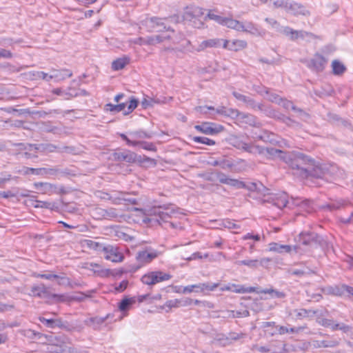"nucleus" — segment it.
<instances>
[{
	"mask_svg": "<svg viewBox=\"0 0 353 353\" xmlns=\"http://www.w3.org/2000/svg\"><path fill=\"white\" fill-rule=\"evenodd\" d=\"M299 157H303L301 161H296L293 168V174L299 175L303 178L312 176L315 178H325L334 176L338 172V168L332 164L316 163L307 156L299 153Z\"/></svg>",
	"mask_w": 353,
	"mask_h": 353,
	"instance_id": "f257e3e1",
	"label": "nucleus"
},
{
	"mask_svg": "<svg viewBox=\"0 0 353 353\" xmlns=\"http://www.w3.org/2000/svg\"><path fill=\"white\" fill-rule=\"evenodd\" d=\"M196 110L202 114H207L208 110L216 111L217 114L230 115L231 117H235L236 120L243 124H247L250 126L260 128L261 126V122L258 119L248 113L240 112L237 110H227L225 108L221 107L220 108L214 109L212 106H199L196 108Z\"/></svg>",
	"mask_w": 353,
	"mask_h": 353,
	"instance_id": "f03ea898",
	"label": "nucleus"
},
{
	"mask_svg": "<svg viewBox=\"0 0 353 353\" xmlns=\"http://www.w3.org/2000/svg\"><path fill=\"white\" fill-rule=\"evenodd\" d=\"M137 210L141 211L145 216H152V218L145 219V222L154 221L161 225L168 222V220L173 216L176 217V214L179 213L177 209L166 205H154L151 208Z\"/></svg>",
	"mask_w": 353,
	"mask_h": 353,
	"instance_id": "7ed1b4c3",
	"label": "nucleus"
},
{
	"mask_svg": "<svg viewBox=\"0 0 353 353\" xmlns=\"http://www.w3.org/2000/svg\"><path fill=\"white\" fill-rule=\"evenodd\" d=\"M257 150L256 154H263L269 159H280L285 161L292 169L294 168V165L296 161H301L302 157H299L298 154L299 152H284L283 151L276 149L274 148H263L256 145Z\"/></svg>",
	"mask_w": 353,
	"mask_h": 353,
	"instance_id": "20e7f679",
	"label": "nucleus"
},
{
	"mask_svg": "<svg viewBox=\"0 0 353 353\" xmlns=\"http://www.w3.org/2000/svg\"><path fill=\"white\" fill-rule=\"evenodd\" d=\"M90 242V244H88L90 247L103 252L105 259L114 263H120L123 261L124 255L117 246L112 245H103L99 243Z\"/></svg>",
	"mask_w": 353,
	"mask_h": 353,
	"instance_id": "39448f33",
	"label": "nucleus"
},
{
	"mask_svg": "<svg viewBox=\"0 0 353 353\" xmlns=\"http://www.w3.org/2000/svg\"><path fill=\"white\" fill-rule=\"evenodd\" d=\"M232 94L239 101L243 102L247 108L257 110L264 112L268 117L274 116V112L269 107H266L261 103H256V101L250 97L243 95L237 92H233Z\"/></svg>",
	"mask_w": 353,
	"mask_h": 353,
	"instance_id": "423d86ee",
	"label": "nucleus"
},
{
	"mask_svg": "<svg viewBox=\"0 0 353 353\" xmlns=\"http://www.w3.org/2000/svg\"><path fill=\"white\" fill-rule=\"evenodd\" d=\"M139 101L134 97H131L128 101L118 104L108 103L105 110L111 112H119L124 111V114L131 113L138 105Z\"/></svg>",
	"mask_w": 353,
	"mask_h": 353,
	"instance_id": "0eeeda50",
	"label": "nucleus"
},
{
	"mask_svg": "<svg viewBox=\"0 0 353 353\" xmlns=\"http://www.w3.org/2000/svg\"><path fill=\"white\" fill-rule=\"evenodd\" d=\"M204 14L203 9L196 6H188L184 12L183 17L185 20L192 22L194 27L201 28L203 22L200 19Z\"/></svg>",
	"mask_w": 353,
	"mask_h": 353,
	"instance_id": "6e6552de",
	"label": "nucleus"
},
{
	"mask_svg": "<svg viewBox=\"0 0 353 353\" xmlns=\"http://www.w3.org/2000/svg\"><path fill=\"white\" fill-rule=\"evenodd\" d=\"M161 252L152 248H146L144 250H139L136 254V260L140 266L150 263L152 260L157 258Z\"/></svg>",
	"mask_w": 353,
	"mask_h": 353,
	"instance_id": "1a4fd4ad",
	"label": "nucleus"
},
{
	"mask_svg": "<svg viewBox=\"0 0 353 353\" xmlns=\"http://www.w3.org/2000/svg\"><path fill=\"white\" fill-rule=\"evenodd\" d=\"M328 59L319 53H316L312 58L306 61V65L315 72H323L327 64Z\"/></svg>",
	"mask_w": 353,
	"mask_h": 353,
	"instance_id": "9d476101",
	"label": "nucleus"
},
{
	"mask_svg": "<svg viewBox=\"0 0 353 353\" xmlns=\"http://www.w3.org/2000/svg\"><path fill=\"white\" fill-rule=\"evenodd\" d=\"M171 275L161 271L151 272L141 278V281L146 285H151L169 280Z\"/></svg>",
	"mask_w": 353,
	"mask_h": 353,
	"instance_id": "9b49d317",
	"label": "nucleus"
},
{
	"mask_svg": "<svg viewBox=\"0 0 353 353\" xmlns=\"http://www.w3.org/2000/svg\"><path fill=\"white\" fill-rule=\"evenodd\" d=\"M167 19L151 17L145 21V25L148 28L150 32L157 31L161 32L164 30H171L170 27L168 26L165 23Z\"/></svg>",
	"mask_w": 353,
	"mask_h": 353,
	"instance_id": "f8f14e48",
	"label": "nucleus"
},
{
	"mask_svg": "<svg viewBox=\"0 0 353 353\" xmlns=\"http://www.w3.org/2000/svg\"><path fill=\"white\" fill-rule=\"evenodd\" d=\"M31 295L34 296H38L40 298H50L53 297L56 299L57 301H63L64 296L59 295L56 294H50L48 290V288L46 287L43 284H39L38 285H34L31 288Z\"/></svg>",
	"mask_w": 353,
	"mask_h": 353,
	"instance_id": "ddd939ff",
	"label": "nucleus"
},
{
	"mask_svg": "<svg viewBox=\"0 0 353 353\" xmlns=\"http://www.w3.org/2000/svg\"><path fill=\"white\" fill-rule=\"evenodd\" d=\"M219 286V283H198L194 285H188L183 288L182 291L183 294L191 293V292H203L205 290L213 291L215 288Z\"/></svg>",
	"mask_w": 353,
	"mask_h": 353,
	"instance_id": "4468645a",
	"label": "nucleus"
},
{
	"mask_svg": "<svg viewBox=\"0 0 353 353\" xmlns=\"http://www.w3.org/2000/svg\"><path fill=\"white\" fill-rule=\"evenodd\" d=\"M280 33L288 37L292 41H296L299 39H303L312 36V33L304 30H295L289 26H283Z\"/></svg>",
	"mask_w": 353,
	"mask_h": 353,
	"instance_id": "2eb2a0df",
	"label": "nucleus"
},
{
	"mask_svg": "<svg viewBox=\"0 0 353 353\" xmlns=\"http://www.w3.org/2000/svg\"><path fill=\"white\" fill-rule=\"evenodd\" d=\"M112 159L117 161L134 163L137 160V154L130 150H117L112 153Z\"/></svg>",
	"mask_w": 353,
	"mask_h": 353,
	"instance_id": "dca6fc26",
	"label": "nucleus"
},
{
	"mask_svg": "<svg viewBox=\"0 0 353 353\" xmlns=\"http://www.w3.org/2000/svg\"><path fill=\"white\" fill-rule=\"evenodd\" d=\"M263 202L272 203V205L279 209H282L285 208L288 203V195L285 192L270 195L268 199H264Z\"/></svg>",
	"mask_w": 353,
	"mask_h": 353,
	"instance_id": "f3484780",
	"label": "nucleus"
},
{
	"mask_svg": "<svg viewBox=\"0 0 353 353\" xmlns=\"http://www.w3.org/2000/svg\"><path fill=\"white\" fill-rule=\"evenodd\" d=\"M301 240L303 244L306 245H321L323 241L321 236L314 232H302L301 234Z\"/></svg>",
	"mask_w": 353,
	"mask_h": 353,
	"instance_id": "a211bd4d",
	"label": "nucleus"
},
{
	"mask_svg": "<svg viewBox=\"0 0 353 353\" xmlns=\"http://www.w3.org/2000/svg\"><path fill=\"white\" fill-rule=\"evenodd\" d=\"M51 152L74 154L75 152V148L69 145L60 146L52 143H46V154Z\"/></svg>",
	"mask_w": 353,
	"mask_h": 353,
	"instance_id": "6ab92c4d",
	"label": "nucleus"
},
{
	"mask_svg": "<svg viewBox=\"0 0 353 353\" xmlns=\"http://www.w3.org/2000/svg\"><path fill=\"white\" fill-rule=\"evenodd\" d=\"M285 11L294 15H307L309 14V12L303 5L291 1H289Z\"/></svg>",
	"mask_w": 353,
	"mask_h": 353,
	"instance_id": "aec40b11",
	"label": "nucleus"
},
{
	"mask_svg": "<svg viewBox=\"0 0 353 353\" xmlns=\"http://www.w3.org/2000/svg\"><path fill=\"white\" fill-rule=\"evenodd\" d=\"M223 47L232 51H239L247 47V42L244 40H223Z\"/></svg>",
	"mask_w": 353,
	"mask_h": 353,
	"instance_id": "412c9836",
	"label": "nucleus"
},
{
	"mask_svg": "<svg viewBox=\"0 0 353 353\" xmlns=\"http://www.w3.org/2000/svg\"><path fill=\"white\" fill-rule=\"evenodd\" d=\"M232 144L238 149L243 150L252 154H256V151L258 150L256 145L245 143L237 138L232 139Z\"/></svg>",
	"mask_w": 353,
	"mask_h": 353,
	"instance_id": "4be33fe9",
	"label": "nucleus"
},
{
	"mask_svg": "<svg viewBox=\"0 0 353 353\" xmlns=\"http://www.w3.org/2000/svg\"><path fill=\"white\" fill-rule=\"evenodd\" d=\"M96 212L103 219H113L120 216L119 212L115 208L102 209L98 208L96 210Z\"/></svg>",
	"mask_w": 353,
	"mask_h": 353,
	"instance_id": "5701e85b",
	"label": "nucleus"
},
{
	"mask_svg": "<svg viewBox=\"0 0 353 353\" xmlns=\"http://www.w3.org/2000/svg\"><path fill=\"white\" fill-rule=\"evenodd\" d=\"M72 76V72L68 69H62L60 70L53 69L51 70V79H54L57 81H63Z\"/></svg>",
	"mask_w": 353,
	"mask_h": 353,
	"instance_id": "b1692460",
	"label": "nucleus"
},
{
	"mask_svg": "<svg viewBox=\"0 0 353 353\" xmlns=\"http://www.w3.org/2000/svg\"><path fill=\"white\" fill-rule=\"evenodd\" d=\"M223 45V39H211L202 41L196 49L197 51H203L208 48H217Z\"/></svg>",
	"mask_w": 353,
	"mask_h": 353,
	"instance_id": "393cba45",
	"label": "nucleus"
},
{
	"mask_svg": "<svg viewBox=\"0 0 353 353\" xmlns=\"http://www.w3.org/2000/svg\"><path fill=\"white\" fill-rule=\"evenodd\" d=\"M125 194L124 192H119V195H117L115 191L111 192V193L101 192L100 197L103 199L111 200L115 204L118 203L117 201L123 200L127 201L123 196Z\"/></svg>",
	"mask_w": 353,
	"mask_h": 353,
	"instance_id": "a878e982",
	"label": "nucleus"
},
{
	"mask_svg": "<svg viewBox=\"0 0 353 353\" xmlns=\"http://www.w3.org/2000/svg\"><path fill=\"white\" fill-rule=\"evenodd\" d=\"M223 26H225L229 28H232L237 31H241V30H244L243 22L233 19L232 18L225 17Z\"/></svg>",
	"mask_w": 353,
	"mask_h": 353,
	"instance_id": "bb28decb",
	"label": "nucleus"
},
{
	"mask_svg": "<svg viewBox=\"0 0 353 353\" xmlns=\"http://www.w3.org/2000/svg\"><path fill=\"white\" fill-rule=\"evenodd\" d=\"M212 125L213 124L210 123H203L201 125H196L195 129L206 134H214L217 133L219 131L216 128H213Z\"/></svg>",
	"mask_w": 353,
	"mask_h": 353,
	"instance_id": "cd10ccee",
	"label": "nucleus"
},
{
	"mask_svg": "<svg viewBox=\"0 0 353 353\" xmlns=\"http://www.w3.org/2000/svg\"><path fill=\"white\" fill-rule=\"evenodd\" d=\"M347 203L345 201H335L323 205L322 208L330 211H334L344 208L347 205Z\"/></svg>",
	"mask_w": 353,
	"mask_h": 353,
	"instance_id": "c85d7f7f",
	"label": "nucleus"
},
{
	"mask_svg": "<svg viewBox=\"0 0 353 353\" xmlns=\"http://www.w3.org/2000/svg\"><path fill=\"white\" fill-rule=\"evenodd\" d=\"M339 345V341L336 340H323V341H314L313 345L316 348L320 347H334Z\"/></svg>",
	"mask_w": 353,
	"mask_h": 353,
	"instance_id": "c756f323",
	"label": "nucleus"
},
{
	"mask_svg": "<svg viewBox=\"0 0 353 353\" xmlns=\"http://www.w3.org/2000/svg\"><path fill=\"white\" fill-rule=\"evenodd\" d=\"M108 316L105 317H92L85 321V323L87 325L92 327L94 329H97L100 325L103 323L105 321L108 319Z\"/></svg>",
	"mask_w": 353,
	"mask_h": 353,
	"instance_id": "7c9ffc66",
	"label": "nucleus"
},
{
	"mask_svg": "<svg viewBox=\"0 0 353 353\" xmlns=\"http://www.w3.org/2000/svg\"><path fill=\"white\" fill-rule=\"evenodd\" d=\"M334 90L330 85H325L320 89L314 90L315 94L321 98L331 96Z\"/></svg>",
	"mask_w": 353,
	"mask_h": 353,
	"instance_id": "2f4dec72",
	"label": "nucleus"
},
{
	"mask_svg": "<svg viewBox=\"0 0 353 353\" xmlns=\"http://www.w3.org/2000/svg\"><path fill=\"white\" fill-rule=\"evenodd\" d=\"M311 204L312 202L310 200L305 199L302 201H300V199H293V205L299 206L301 209L305 210L307 212H310L312 210Z\"/></svg>",
	"mask_w": 353,
	"mask_h": 353,
	"instance_id": "473e14b6",
	"label": "nucleus"
},
{
	"mask_svg": "<svg viewBox=\"0 0 353 353\" xmlns=\"http://www.w3.org/2000/svg\"><path fill=\"white\" fill-rule=\"evenodd\" d=\"M129 58L123 57L119 58L117 60H114L112 63V68L114 70H119L123 69L127 64L129 63Z\"/></svg>",
	"mask_w": 353,
	"mask_h": 353,
	"instance_id": "72a5a7b5",
	"label": "nucleus"
},
{
	"mask_svg": "<svg viewBox=\"0 0 353 353\" xmlns=\"http://www.w3.org/2000/svg\"><path fill=\"white\" fill-rule=\"evenodd\" d=\"M136 302L134 297L125 298L121 301L119 304V308L121 312H125L130 309V306Z\"/></svg>",
	"mask_w": 353,
	"mask_h": 353,
	"instance_id": "f704fd0d",
	"label": "nucleus"
},
{
	"mask_svg": "<svg viewBox=\"0 0 353 353\" xmlns=\"http://www.w3.org/2000/svg\"><path fill=\"white\" fill-rule=\"evenodd\" d=\"M238 265H245L251 269H256L259 266V259H246L237 261L235 263Z\"/></svg>",
	"mask_w": 353,
	"mask_h": 353,
	"instance_id": "c9c22d12",
	"label": "nucleus"
},
{
	"mask_svg": "<svg viewBox=\"0 0 353 353\" xmlns=\"http://www.w3.org/2000/svg\"><path fill=\"white\" fill-rule=\"evenodd\" d=\"M170 37H162L161 35H155L152 37H148L147 40H144V43L148 45H155L163 42L165 39H169Z\"/></svg>",
	"mask_w": 353,
	"mask_h": 353,
	"instance_id": "e433bc0d",
	"label": "nucleus"
},
{
	"mask_svg": "<svg viewBox=\"0 0 353 353\" xmlns=\"http://www.w3.org/2000/svg\"><path fill=\"white\" fill-rule=\"evenodd\" d=\"M333 73L336 75H340L345 71V65L338 60H334L332 63Z\"/></svg>",
	"mask_w": 353,
	"mask_h": 353,
	"instance_id": "4c0bfd02",
	"label": "nucleus"
},
{
	"mask_svg": "<svg viewBox=\"0 0 353 353\" xmlns=\"http://www.w3.org/2000/svg\"><path fill=\"white\" fill-rule=\"evenodd\" d=\"M34 185L37 189L41 190L44 194L52 191L54 188V185L49 183L38 182L34 183Z\"/></svg>",
	"mask_w": 353,
	"mask_h": 353,
	"instance_id": "58836bf2",
	"label": "nucleus"
},
{
	"mask_svg": "<svg viewBox=\"0 0 353 353\" xmlns=\"http://www.w3.org/2000/svg\"><path fill=\"white\" fill-rule=\"evenodd\" d=\"M225 17L217 15L214 14L212 10H210L208 13V14L205 17V19H207L213 20L216 21V23L223 25L224 23V20Z\"/></svg>",
	"mask_w": 353,
	"mask_h": 353,
	"instance_id": "ea45409f",
	"label": "nucleus"
},
{
	"mask_svg": "<svg viewBox=\"0 0 353 353\" xmlns=\"http://www.w3.org/2000/svg\"><path fill=\"white\" fill-rule=\"evenodd\" d=\"M260 292L263 294H269L272 296V297H276L280 299L284 298L285 296V294L284 292H279L272 288L262 290Z\"/></svg>",
	"mask_w": 353,
	"mask_h": 353,
	"instance_id": "a19ab883",
	"label": "nucleus"
},
{
	"mask_svg": "<svg viewBox=\"0 0 353 353\" xmlns=\"http://www.w3.org/2000/svg\"><path fill=\"white\" fill-rule=\"evenodd\" d=\"M130 135L135 139H150L152 137L151 133H148L142 130L132 132L130 133Z\"/></svg>",
	"mask_w": 353,
	"mask_h": 353,
	"instance_id": "79ce46f5",
	"label": "nucleus"
},
{
	"mask_svg": "<svg viewBox=\"0 0 353 353\" xmlns=\"http://www.w3.org/2000/svg\"><path fill=\"white\" fill-rule=\"evenodd\" d=\"M336 330H341L343 333H348L351 332L352 327L350 325H347L343 323H337L335 321L334 325L333 327V331Z\"/></svg>",
	"mask_w": 353,
	"mask_h": 353,
	"instance_id": "37998d69",
	"label": "nucleus"
},
{
	"mask_svg": "<svg viewBox=\"0 0 353 353\" xmlns=\"http://www.w3.org/2000/svg\"><path fill=\"white\" fill-rule=\"evenodd\" d=\"M33 79H43L47 81H50L51 80V74H48L42 71H36L32 72Z\"/></svg>",
	"mask_w": 353,
	"mask_h": 353,
	"instance_id": "c03bdc74",
	"label": "nucleus"
},
{
	"mask_svg": "<svg viewBox=\"0 0 353 353\" xmlns=\"http://www.w3.org/2000/svg\"><path fill=\"white\" fill-rule=\"evenodd\" d=\"M258 138L263 141L274 143L276 141L274 139V134L268 131H263V134L259 135Z\"/></svg>",
	"mask_w": 353,
	"mask_h": 353,
	"instance_id": "a18cd8bd",
	"label": "nucleus"
},
{
	"mask_svg": "<svg viewBox=\"0 0 353 353\" xmlns=\"http://www.w3.org/2000/svg\"><path fill=\"white\" fill-rule=\"evenodd\" d=\"M294 312H296V316L299 319H302L316 314L315 311L310 310H307L305 309L296 310Z\"/></svg>",
	"mask_w": 353,
	"mask_h": 353,
	"instance_id": "49530a36",
	"label": "nucleus"
},
{
	"mask_svg": "<svg viewBox=\"0 0 353 353\" xmlns=\"http://www.w3.org/2000/svg\"><path fill=\"white\" fill-rule=\"evenodd\" d=\"M35 208H43L47 209L53 210L54 208H57L56 204L54 203H50L48 201H36V204L34 205Z\"/></svg>",
	"mask_w": 353,
	"mask_h": 353,
	"instance_id": "de8ad7c7",
	"label": "nucleus"
},
{
	"mask_svg": "<svg viewBox=\"0 0 353 353\" xmlns=\"http://www.w3.org/2000/svg\"><path fill=\"white\" fill-rule=\"evenodd\" d=\"M193 140L196 143H203L208 145H213L215 144L214 141L205 137H194Z\"/></svg>",
	"mask_w": 353,
	"mask_h": 353,
	"instance_id": "09e8293b",
	"label": "nucleus"
},
{
	"mask_svg": "<svg viewBox=\"0 0 353 353\" xmlns=\"http://www.w3.org/2000/svg\"><path fill=\"white\" fill-rule=\"evenodd\" d=\"M265 21L268 23L270 26L274 29L276 32H281V29L283 26H281L280 23L275 19L272 18H266Z\"/></svg>",
	"mask_w": 353,
	"mask_h": 353,
	"instance_id": "8fccbe9b",
	"label": "nucleus"
},
{
	"mask_svg": "<svg viewBox=\"0 0 353 353\" xmlns=\"http://www.w3.org/2000/svg\"><path fill=\"white\" fill-rule=\"evenodd\" d=\"M287 273L290 275L301 277L307 274V271L305 269L289 268L287 270Z\"/></svg>",
	"mask_w": 353,
	"mask_h": 353,
	"instance_id": "3c124183",
	"label": "nucleus"
},
{
	"mask_svg": "<svg viewBox=\"0 0 353 353\" xmlns=\"http://www.w3.org/2000/svg\"><path fill=\"white\" fill-rule=\"evenodd\" d=\"M115 232V236L118 237L120 239H123L125 241H129L132 239V238L128 235V234L125 233L121 229L118 228L114 230Z\"/></svg>",
	"mask_w": 353,
	"mask_h": 353,
	"instance_id": "603ef678",
	"label": "nucleus"
},
{
	"mask_svg": "<svg viewBox=\"0 0 353 353\" xmlns=\"http://www.w3.org/2000/svg\"><path fill=\"white\" fill-rule=\"evenodd\" d=\"M227 185L234 187L237 189H241L245 186V183L244 182L230 178L228 180Z\"/></svg>",
	"mask_w": 353,
	"mask_h": 353,
	"instance_id": "864d4df0",
	"label": "nucleus"
},
{
	"mask_svg": "<svg viewBox=\"0 0 353 353\" xmlns=\"http://www.w3.org/2000/svg\"><path fill=\"white\" fill-rule=\"evenodd\" d=\"M138 142H139L138 145H140L144 150L152 151V152L157 151V148L152 143L145 142V141H138Z\"/></svg>",
	"mask_w": 353,
	"mask_h": 353,
	"instance_id": "5fc2aeb1",
	"label": "nucleus"
},
{
	"mask_svg": "<svg viewBox=\"0 0 353 353\" xmlns=\"http://www.w3.org/2000/svg\"><path fill=\"white\" fill-rule=\"evenodd\" d=\"M275 8H283L285 10L289 0H270Z\"/></svg>",
	"mask_w": 353,
	"mask_h": 353,
	"instance_id": "6e6d98bb",
	"label": "nucleus"
},
{
	"mask_svg": "<svg viewBox=\"0 0 353 353\" xmlns=\"http://www.w3.org/2000/svg\"><path fill=\"white\" fill-rule=\"evenodd\" d=\"M244 30H241L242 32H248L252 34H256L258 30L254 27V24L251 22L243 23Z\"/></svg>",
	"mask_w": 353,
	"mask_h": 353,
	"instance_id": "4d7b16f0",
	"label": "nucleus"
},
{
	"mask_svg": "<svg viewBox=\"0 0 353 353\" xmlns=\"http://www.w3.org/2000/svg\"><path fill=\"white\" fill-rule=\"evenodd\" d=\"M335 321L330 319H322L319 321V323L325 327H329L333 331V327L334 325Z\"/></svg>",
	"mask_w": 353,
	"mask_h": 353,
	"instance_id": "13d9d810",
	"label": "nucleus"
},
{
	"mask_svg": "<svg viewBox=\"0 0 353 353\" xmlns=\"http://www.w3.org/2000/svg\"><path fill=\"white\" fill-rule=\"evenodd\" d=\"M223 226L228 228V229H239L240 228V226L236 223H234L233 221L226 219L223 221L222 223Z\"/></svg>",
	"mask_w": 353,
	"mask_h": 353,
	"instance_id": "bf43d9fd",
	"label": "nucleus"
},
{
	"mask_svg": "<svg viewBox=\"0 0 353 353\" xmlns=\"http://www.w3.org/2000/svg\"><path fill=\"white\" fill-rule=\"evenodd\" d=\"M165 305L168 307L172 308V307H181L180 305V300L179 299H173V300H169L168 301Z\"/></svg>",
	"mask_w": 353,
	"mask_h": 353,
	"instance_id": "052dcab7",
	"label": "nucleus"
},
{
	"mask_svg": "<svg viewBox=\"0 0 353 353\" xmlns=\"http://www.w3.org/2000/svg\"><path fill=\"white\" fill-rule=\"evenodd\" d=\"M216 179L219 180V181L223 184H227L228 180L230 179L225 174L222 172H216Z\"/></svg>",
	"mask_w": 353,
	"mask_h": 353,
	"instance_id": "680f3d73",
	"label": "nucleus"
},
{
	"mask_svg": "<svg viewBox=\"0 0 353 353\" xmlns=\"http://www.w3.org/2000/svg\"><path fill=\"white\" fill-rule=\"evenodd\" d=\"M40 322L44 323L47 327L54 328V319H48L44 317H39Z\"/></svg>",
	"mask_w": 353,
	"mask_h": 353,
	"instance_id": "e2e57ef3",
	"label": "nucleus"
},
{
	"mask_svg": "<svg viewBox=\"0 0 353 353\" xmlns=\"http://www.w3.org/2000/svg\"><path fill=\"white\" fill-rule=\"evenodd\" d=\"M283 121L286 125H288L290 127L296 128L300 126V124L298 122L293 121L289 117H285Z\"/></svg>",
	"mask_w": 353,
	"mask_h": 353,
	"instance_id": "0e129e2a",
	"label": "nucleus"
},
{
	"mask_svg": "<svg viewBox=\"0 0 353 353\" xmlns=\"http://www.w3.org/2000/svg\"><path fill=\"white\" fill-rule=\"evenodd\" d=\"M243 188L248 189L250 191L260 190V188L256 183H249L248 184L245 183V186Z\"/></svg>",
	"mask_w": 353,
	"mask_h": 353,
	"instance_id": "69168bd1",
	"label": "nucleus"
},
{
	"mask_svg": "<svg viewBox=\"0 0 353 353\" xmlns=\"http://www.w3.org/2000/svg\"><path fill=\"white\" fill-rule=\"evenodd\" d=\"M269 248L270 251L277 252L279 253L283 252V250H281V245L276 243H270Z\"/></svg>",
	"mask_w": 353,
	"mask_h": 353,
	"instance_id": "338daca9",
	"label": "nucleus"
},
{
	"mask_svg": "<svg viewBox=\"0 0 353 353\" xmlns=\"http://www.w3.org/2000/svg\"><path fill=\"white\" fill-rule=\"evenodd\" d=\"M341 223L347 225V224H353V212L351 213V215L348 218L339 217V218Z\"/></svg>",
	"mask_w": 353,
	"mask_h": 353,
	"instance_id": "774afa93",
	"label": "nucleus"
}]
</instances>
